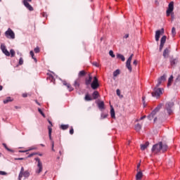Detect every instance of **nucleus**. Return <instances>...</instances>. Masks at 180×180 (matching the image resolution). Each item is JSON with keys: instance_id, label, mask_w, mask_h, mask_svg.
<instances>
[{"instance_id": "obj_19", "label": "nucleus", "mask_w": 180, "mask_h": 180, "mask_svg": "<svg viewBox=\"0 0 180 180\" xmlns=\"http://www.w3.org/2000/svg\"><path fill=\"white\" fill-rule=\"evenodd\" d=\"M178 63V59L177 58H171L170 59V64L172 66L175 65Z\"/></svg>"}, {"instance_id": "obj_55", "label": "nucleus", "mask_w": 180, "mask_h": 180, "mask_svg": "<svg viewBox=\"0 0 180 180\" xmlns=\"http://www.w3.org/2000/svg\"><path fill=\"white\" fill-rule=\"evenodd\" d=\"M35 153H31L28 155V158H30L31 157H33V155H34Z\"/></svg>"}, {"instance_id": "obj_32", "label": "nucleus", "mask_w": 180, "mask_h": 180, "mask_svg": "<svg viewBox=\"0 0 180 180\" xmlns=\"http://www.w3.org/2000/svg\"><path fill=\"white\" fill-rule=\"evenodd\" d=\"M30 54L33 60H34L35 63H37V59L34 58V53L33 51H30Z\"/></svg>"}, {"instance_id": "obj_1", "label": "nucleus", "mask_w": 180, "mask_h": 180, "mask_svg": "<svg viewBox=\"0 0 180 180\" xmlns=\"http://www.w3.org/2000/svg\"><path fill=\"white\" fill-rule=\"evenodd\" d=\"M168 150V146L162 142H159L153 145L151 151L153 154H159V153H165Z\"/></svg>"}, {"instance_id": "obj_6", "label": "nucleus", "mask_w": 180, "mask_h": 180, "mask_svg": "<svg viewBox=\"0 0 180 180\" xmlns=\"http://www.w3.org/2000/svg\"><path fill=\"white\" fill-rule=\"evenodd\" d=\"M5 36L7 39H11L13 40L15 39V32L12 29L8 28L6 32H5Z\"/></svg>"}, {"instance_id": "obj_33", "label": "nucleus", "mask_w": 180, "mask_h": 180, "mask_svg": "<svg viewBox=\"0 0 180 180\" xmlns=\"http://www.w3.org/2000/svg\"><path fill=\"white\" fill-rule=\"evenodd\" d=\"M48 130H49V139L53 140V139L51 138V131L53 129H51V127H48Z\"/></svg>"}, {"instance_id": "obj_31", "label": "nucleus", "mask_w": 180, "mask_h": 180, "mask_svg": "<svg viewBox=\"0 0 180 180\" xmlns=\"http://www.w3.org/2000/svg\"><path fill=\"white\" fill-rule=\"evenodd\" d=\"M135 130L136 131H140V130H141V124H137L135 125Z\"/></svg>"}, {"instance_id": "obj_26", "label": "nucleus", "mask_w": 180, "mask_h": 180, "mask_svg": "<svg viewBox=\"0 0 180 180\" xmlns=\"http://www.w3.org/2000/svg\"><path fill=\"white\" fill-rule=\"evenodd\" d=\"M117 58H120V60H122V61H125V60H126L124 56L120 53L117 54Z\"/></svg>"}, {"instance_id": "obj_46", "label": "nucleus", "mask_w": 180, "mask_h": 180, "mask_svg": "<svg viewBox=\"0 0 180 180\" xmlns=\"http://www.w3.org/2000/svg\"><path fill=\"white\" fill-rule=\"evenodd\" d=\"M32 150H37V148L34 146H32L31 148H30L28 150H27V151H32Z\"/></svg>"}, {"instance_id": "obj_63", "label": "nucleus", "mask_w": 180, "mask_h": 180, "mask_svg": "<svg viewBox=\"0 0 180 180\" xmlns=\"http://www.w3.org/2000/svg\"><path fill=\"white\" fill-rule=\"evenodd\" d=\"M3 88L4 87L1 85H0V91H2Z\"/></svg>"}, {"instance_id": "obj_29", "label": "nucleus", "mask_w": 180, "mask_h": 180, "mask_svg": "<svg viewBox=\"0 0 180 180\" xmlns=\"http://www.w3.org/2000/svg\"><path fill=\"white\" fill-rule=\"evenodd\" d=\"M110 116L112 119H115V117H116L115 114V109H113V108H111L110 110Z\"/></svg>"}, {"instance_id": "obj_30", "label": "nucleus", "mask_w": 180, "mask_h": 180, "mask_svg": "<svg viewBox=\"0 0 180 180\" xmlns=\"http://www.w3.org/2000/svg\"><path fill=\"white\" fill-rule=\"evenodd\" d=\"M30 175V173L29 172V171H25L22 173V176H24V178H29Z\"/></svg>"}, {"instance_id": "obj_61", "label": "nucleus", "mask_w": 180, "mask_h": 180, "mask_svg": "<svg viewBox=\"0 0 180 180\" xmlns=\"http://www.w3.org/2000/svg\"><path fill=\"white\" fill-rule=\"evenodd\" d=\"M20 153H27V150H20Z\"/></svg>"}, {"instance_id": "obj_27", "label": "nucleus", "mask_w": 180, "mask_h": 180, "mask_svg": "<svg viewBox=\"0 0 180 180\" xmlns=\"http://www.w3.org/2000/svg\"><path fill=\"white\" fill-rule=\"evenodd\" d=\"M12 101H13V99H12V98L7 97L5 100H4V103H5V104L9 103V102H12Z\"/></svg>"}, {"instance_id": "obj_12", "label": "nucleus", "mask_w": 180, "mask_h": 180, "mask_svg": "<svg viewBox=\"0 0 180 180\" xmlns=\"http://www.w3.org/2000/svg\"><path fill=\"white\" fill-rule=\"evenodd\" d=\"M165 41H167V36H163L160 39V45L159 50L162 51V49L164 48V44H165Z\"/></svg>"}, {"instance_id": "obj_41", "label": "nucleus", "mask_w": 180, "mask_h": 180, "mask_svg": "<svg viewBox=\"0 0 180 180\" xmlns=\"http://www.w3.org/2000/svg\"><path fill=\"white\" fill-rule=\"evenodd\" d=\"M109 54L112 58H115V54L113 53V51H110Z\"/></svg>"}, {"instance_id": "obj_21", "label": "nucleus", "mask_w": 180, "mask_h": 180, "mask_svg": "<svg viewBox=\"0 0 180 180\" xmlns=\"http://www.w3.org/2000/svg\"><path fill=\"white\" fill-rule=\"evenodd\" d=\"M172 81H174V76L171 75L168 79L167 86H171L172 84Z\"/></svg>"}, {"instance_id": "obj_11", "label": "nucleus", "mask_w": 180, "mask_h": 180, "mask_svg": "<svg viewBox=\"0 0 180 180\" xmlns=\"http://www.w3.org/2000/svg\"><path fill=\"white\" fill-rule=\"evenodd\" d=\"M164 33V28H162L160 30H157L155 32V40L156 41H158L160 40V37L161 36V34H163Z\"/></svg>"}, {"instance_id": "obj_60", "label": "nucleus", "mask_w": 180, "mask_h": 180, "mask_svg": "<svg viewBox=\"0 0 180 180\" xmlns=\"http://www.w3.org/2000/svg\"><path fill=\"white\" fill-rule=\"evenodd\" d=\"M49 124H51V126H49V127L51 128V127L53 126V124L51 123V121H49Z\"/></svg>"}, {"instance_id": "obj_34", "label": "nucleus", "mask_w": 180, "mask_h": 180, "mask_svg": "<svg viewBox=\"0 0 180 180\" xmlns=\"http://www.w3.org/2000/svg\"><path fill=\"white\" fill-rule=\"evenodd\" d=\"M68 127H70V126L68 124H62L60 126V129H62V130H67V129H68Z\"/></svg>"}, {"instance_id": "obj_49", "label": "nucleus", "mask_w": 180, "mask_h": 180, "mask_svg": "<svg viewBox=\"0 0 180 180\" xmlns=\"http://www.w3.org/2000/svg\"><path fill=\"white\" fill-rule=\"evenodd\" d=\"M51 143H52V151H56L54 150V141H52Z\"/></svg>"}, {"instance_id": "obj_25", "label": "nucleus", "mask_w": 180, "mask_h": 180, "mask_svg": "<svg viewBox=\"0 0 180 180\" xmlns=\"http://www.w3.org/2000/svg\"><path fill=\"white\" fill-rule=\"evenodd\" d=\"M84 100L86 102H89V101H92V97H91V96H89V94H86L85 97H84Z\"/></svg>"}, {"instance_id": "obj_48", "label": "nucleus", "mask_w": 180, "mask_h": 180, "mask_svg": "<svg viewBox=\"0 0 180 180\" xmlns=\"http://www.w3.org/2000/svg\"><path fill=\"white\" fill-rule=\"evenodd\" d=\"M107 116H108V115H106L102 113V114H101V119H106Z\"/></svg>"}, {"instance_id": "obj_59", "label": "nucleus", "mask_w": 180, "mask_h": 180, "mask_svg": "<svg viewBox=\"0 0 180 180\" xmlns=\"http://www.w3.org/2000/svg\"><path fill=\"white\" fill-rule=\"evenodd\" d=\"M143 119H146V115H143V117H141L140 118V120H143Z\"/></svg>"}, {"instance_id": "obj_18", "label": "nucleus", "mask_w": 180, "mask_h": 180, "mask_svg": "<svg viewBox=\"0 0 180 180\" xmlns=\"http://www.w3.org/2000/svg\"><path fill=\"white\" fill-rule=\"evenodd\" d=\"M141 178H143V172H138L136 176V180H141Z\"/></svg>"}, {"instance_id": "obj_24", "label": "nucleus", "mask_w": 180, "mask_h": 180, "mask_svg": "<svg viewBox=\"0 0 180 180\" xmlns=\"http://www.w3.org/2000/svg\"><path fill=\"white\" fill-rule=\"evenodd\" d=\"M92 96L94 98V99H98V98L99 97V92L98 91H94L92 94Z\"/></svg>"}, {"instance_id": "obj_28", "label": "nucleus", "mask_w": 180, "mask_h": 180, "mask_svg": "<svg viewBox=\"0 0 180 180\" xmlns=\"http://www.w3.org/2000/svg\"><path fill=\"white\" fill-rule=\"evenodd\" d=\"M74 86L76 88V89L79 88V79H77L75 81Z\"/></svg>"}, {"instance_id": "obj_45", "label": "nucleus", "mask_w": 180, "mask_h": 180, "mask_svg": "<svg viewBox=\"0 0 180 180\" xmlns=\"http://www.w3.org/2000/svg\"><path fill=\"white\" fill-rule=\"evenodd\" d=\"M142 101H143V106H146V96L142 97Z\"/></svg>"}, {"instance_id": "obj_14", "label": "nucleus", "mask_w": 180, "mask_h": 180, "mask_svg": "<svg viewBox=\"0 0 180 180\" xmlns=\"http://www.w3.org/2000/svg\"><path fill=\"white\" fill-rule=\"evenodd\" d=\"M23 4L27 9L29 11H33V7L29 4V2H27L26 0H23Z\"/></svg>"}, {"instance_id": "obj_16", "label": "nucleus", "mask_w": 180, "mask_h": 180, "mask_svg": "<svg viewBox=\"0 0 180 180\" xmlns=\"http://www.w3.org/2000/svg\"><path fill=\"white\" fill-rule=\"evenodd\" d=\"M92 82V76L90 75H89V78L86 79L85 84L86 85H91V83Z\"/></svg>"}, {"instance_id": "obj_7", "label": "nucleus", "mask_w": 180, "mask_h": 180, "mask_svg": "<svg viewBox=\"0 0 180 180\" xmlns=\"http://www.w3.org/2000/svg\"><path fill=\"white\" fill-rule=\"evenodd\" d=\"M172 108H174V102H167L165 105V110L168 115H172Z\"/></svg>"}, {"instance_id": "obj_22", "label": "nucleus", "mask_w": 180, "mask_h": 180, "mask_svg": "<svg viewBox=\"0 0 180 180\" xmlns=\"http://www.w3.org/2000/svg\"><path fill=\"white\" fill-rule=\"evenodd\" d=\"M63 85L67 86V88L70 91V92H71V91H74V88H72V86H71V84L65 83V82H63Z\"/></svg>"}, {"instance_id": "obj_58", "label": "nucleus", "mask_w": 180, "mask_h": 180, "mask_svg": "<svg viewBox=\"0 0 180 180\" xmlns=\"http://www.w3.org/2000/svg\"><path fill=\"white\" fill-rule=\"evenodd\" d=\"M133 64L134 65H137V60H134Z\"/></svg>"}, {"instance_id": "obj_57", "label": "nucleus", "mask_w": 180, "mask_h": 180, "mask_svg": "<svg viewBox=\"0 0 180 180\" xmlns=\"http://www.w3.org/2000/svg\"><path fill=\"white\" fill-rule=\"evenodd\" d=\"M129 37V34H126L124 36V39H128Z\"/></svg>"}, {"instance_id": "obj_36", "label": "nucleus", "mask_w": 180, "mask_h": 180, "mask_svg": "<svg viewBox=\"0 0 180 180\" xmlns=\"http://www.w3.org/2000/svg\"><path fill=\"white\" fill-rule=\"evenodd\" d=\"M38 112L40 113V115H41V116H43V117H46V115H44V112H43L41 109L38 108Z\"/></svg>"}, {"instance_id": "obj_54", "label": "nucleus", "mask_w": 180, "mask_h": 180, "mask_svg": "<svg viewBox=\"0 0 180 180\" xmlns=\"http://www.w3.org/2000/svg\"><path fill=\"white\" fill-rule=\"evenodd\" d=\"M70 134H74V129L72 128L70 130Z\"/></svg>"}, {"instance_id": "obj_8", "label": "nucleus", "mask_w": 180, "mask_h": 180, "mask_svg": "<svg viewBox=\"0 0 180 180\" xmlns=\"http://www.w3.org/2000/svg\"><path fill=\"white\" fill-rule=\"evenodd\" d=\"M134 55L131 54L129 58L127 59V62H126V67L129 70V72H131L132 71V68H131V60H133V56Z\"/></svg>"}, {"instance_id": "obj_62", "label": "nucleus", "mask_w": 180, "mask_h": 180, "mask_svg": "<svg viewBox=\"0 0 180 180\" xmlns=\"http://www.w3.org/2000/svg\"><path fill=\"white\" fill-rule=\"evenodd\" d=\"M36 103L40 106V103L37 102V100L35 101Z\"/></svg>"}, {"instance_id": "obj_51", "label": "nucleus", "mask_w": 180, "mask_h": 180, "mask_svg": "<svg viewBox=\"0 0 180 180\" xmlns=\"http://www.w3.org/2000/svg\"><path fill=\"white\" fill-rule=\"evenodd\" d=\"M6 172L0 171V175H6Z\"/></svg>"}, {"instance_id": "obj_53", "label": "nucleus", "mask_w": 180, "mask_h": 180, "mask_svg": "<svg viewBox=\"0 0 180 180\" xmlns=\"http://www.w3.org/2000/svg\"><path fill=\"white\" fill-rule=\"evenodd\" d=\"M43 18H47V13H42Z\"/></svg>"}, {"instance_id": "obj_56", "label": "nucleus", "mask_w": 180, "mask_h": 180, "mask_svg": "<svg viewBox=\"0 0 180 180\" xmlns=\"http://www.w3.org/2000/svg\"><path fill=\"white\" fill-rule=\"evenodd\" d=\"M22 98H27V94H22Z\"/></svg>"}, {"instance_id": "obj_50", "label": "nucleus", "mask_w": 180, "mask_h": 180, "mask_svg": "<svg viewBox=\"0 0 180 180\" xmlns=\"http://www.w3.org/2000/svg\"><path fill=\"white\" fill-rule=\"evenodd\" d=\"M117 96H120V90L118 89L116 91Z\"/></svg>"}, {"instance_id": "obj_37", "label": "nucleus", "mask_w": 180, "mask_h": 180, "mask_svg": "<svg viewBox=\"0 0 180 180\" xmlns=\"http://www.w3.org/2000/svg\"><path fill=\"white\" fill-rule=\"evenodd\" d=\"M48 79H50L51 82H53L54 81H56V79H54V77H53V75H50L48 78Z\"/></svg>"}, {"instance_id": "obj_64", "label": "nucleus", "mask_w": 180, "mask_h": 180, "mask_svg": "<svg viewBox=\"0 0 180 180\" xmlns=\"http://www.w3.org/2000/svg\"><path fill=\"white\" fill-rule=\"evenodd\" d=\"M139 168H140V163L137 165V169H139Z\"/></svg>"}, {"instance_id": "obj_15", "label": "nucleus", "mask_w": 180, "mask_h": 180, "mask_svg": "<svg viewBox=\"0 0 180 180\" xmlns=\"http://www.w3.org/2000/svg\"><path fill=\"white\" fill-rule=\"evenodd\" d=\"M169 52H170L169 49L166 48V49H165V51H163V57H164L165 58H168V57H169Z\"/></svg>"}, {"instance_id": "obj_3", "label": "nucleus", "mask_w": 180, "mask_h": 180, "mask_svg": "<svg viewBox=\"0 0 180 180\" xmlns=\"http://www.w3.org/2000/svg\"><path fill=\"white\" fill-rule=\"evenodd\" d=\"M162 108V104H159L153 111H152V112L148 116V119L149 120H153V119H154V117L155 116V115H157L158 112H160V109H161Z\"/></svg>"}, {"instance_id": "obj_5", "label": "nucleus", "mask_w": 180, "mask_h": 180, "mask_svg": "<svg viewBox=\"0 0 180 180\" xmlns=\"http://www.w3.org/2000/svg\"><path fill=\"white\" fill-rule=\"evenodd\" d=\"M162 91H164L163 89L155 88L154 91L152 93V96H153V98H160V96L162 95Z\"/></svg>"}, {"instance_id": "obj_4", "label": "nucleus", "mask_w": 180, "mask_h": 180, "mask_svg": "<svg viewBox=\"0 0 180 180\" xmlns=\"http://www.w3.org/2000/svg\"><path fill=\"white\" fill-rule=\"evenodd\" d=\"M35 161L37 162V169H36V174H40L41 171H43V163L40 160V158H36Z\"/></svg>"}, {"instance_id": "obj_40", "label": "nucleus", "mask_w": 180, "mask_h": 180, "mask_svg": "<svg viewBox=\"0 0 180 180\" xmlns=\"http://www.w3.org/2000/svg\"><path fill=\"white\" fill-rule=\"evenodd\" d=\"M85 75V71L82 70L79 72V77H84Z\"/></svg>"}, {"instance_id": "obj_9", "label": "nucleus", "mask_w": 180, "mask_h": 180, "mask_svg": "<svg viewBox=\"0 0 180 180\" xmlns=\"http://www.w3.org/2000/svg\"><path fill=\"white\" fill-rule=\"evenodd\" d=\"M91 86L92 89H98V88L99 87V83L98 82V78H96V77H94V80L91 84Z\"/></svg>"}, {"instance_id": "obj_2", "label": "nucleus", "mask_w": 180, "mask_h": 180, "mask_svg": "<svg viewBox=\"0 0 180 180\" xmlns=\"http://www.w3.org/2000/svg\"><path fill=\"white\" fill-rule=\"evenodd\" d=\"M171 15V18L172 20L174 19V1H171L169 5L167 10L166 11V16H169Z\"/></svg>"}, {"instance_id": "obj_47", "label": "nucleus", "mask_w": 180, "mask_h": 180, "mask_svg": "<svg viewBox=\"0 0 180 180\" xmlns=\"http://www.w3.org/2000/svg\"><path fill=\"white\" fill-rule=\"evenodd\" d=\"M179 81H180V75H178L175 79V82H179Z\"/></svg>"}, {"instance_id": "obj_43", "label": "nucleus", "mask_w": 180, "mask_h": 180, "mask_svg": "<svg viewBox=\"0 0 180 180\" xmlns=\"http://www.w3.org/2000/svg\"><path fill=\"white\" fill-rule=\"evenodd\" d=\"M23 64V58H20L19 60V65H22Z\"/></svg>"}, {"instance_id": "obj_17", "label": "nucleus", "mask_w": 180, "mask_h": 180, "mask_svg": "<svg viewBox=\"0 0 180 180\" xmlns=\"http://www.w3.org/2000/svg\"><path fill=\"white\" fill-rule=\"evenodd\" d=\"M25 168L21 167L19 176H18V180H22V178H23V173L25 172Z\"/></svg>"}, {"instance_id": "obj_13", "label": "nucleus", "mask_w": 180, "mask_h": 180, "mask_svg": "<svg viewBox=\"0 0 180 180\" xmlns=\"http://www.w3.org/2000/svg\"><path fill=\"white\" fill-rule=\"evenodd\" d=\"M167 79V75H164L163 76H161L158 79V84H156L157 88L164 82Z\"/></svg>"}, {"instance_id": "obj_10", "label": "nucleus", "mask_w": 180, "mask_h": 180, "mask_svg": "<svg viewBox=\"0 0 180 180\" xmlns=\"http://www.w3.org/2000/svg\"><path fill=\"white\" fill-rule=\"evenodd\" d=\"M1 50L6 57H9L11 56V53H9V51L6 49V46H5L4 44H1Z\"/></svg>"}, {"instance_id": "obj_38", "label": "nucleus", "mask_w": 180, "mask_h": 180, "mask_svg": "<svg viewBox=\"0 0 180 180\" xmlns=\"http://www.w3.org/2000/svg\"><path fill=\"white\" fill-rule=\"evenodd\" d=\"M172 34L173 36H175V34H176V30L175 27H174L172 29Z\"/></svg>"}, {"instance_id": "obj_39", "label": "nucleus", "mask_w": 180, "mask_h": 180, "mask_svg": "<svg viewBox=\"0 0 180 180\" xmlns=\"http://www.w3.org/2000/svg\"><path fill=\"white\" fill-rule=\"evenodd\" d=\"M10 54H11V57H15V50L11 49Z\"/></svg>"}, {"instance_id": "obj_52", "label": "nucleus", "mask_w": 180, "mask_h": 180, "mask_svg": "<svg viewBox=\"0 0 180 180\" xmlns=\"http://www.w3.org/2000/svg\"><path fill=\"white\" fill-rule=\"evenodd\" d=\"M93 65H95V67H99V64L96 62L93 63Z\"/></svg>"}, {"instance_id": "obj_23", "label": "nucleus", "mask_w": 180, "mask_h": 180, "mask_svg": "<svg viewBox=\"0 0 180 180\" xmlns=\"http://www.w3.org/2000/svg\"><path fill=\"white\" fill-rule=\"evenodd\" d=\"M98 108L102 110V109H105V103L103 101H101L98 103Z\"/></svg>"}, {"instance_id": "obj_20", "label": "nucleus", "mask_w": 180, "mask_h": 180, "mask_svg": "<svg viewBox=\"0 0 180 180\" xmlns=\"http://www.w3.org/2000/svg\"><path fill=\"white\" fill-rule=\"evenodd\" d=\"M148 146H150V143L148 142L145 143V144L141 145V150H146V148H147Z\"/></svg>"}, {"instance_id": "obj_42", "label": "nucleus", "mask_w": 180, "mask_h": 180, "mask_svg": "<svg viewBox=\"0 0 180 180\" xmlns=\"http://www.w3.org/2000/svg\"><path fill=\"white\" fill-rule=\"evenodd\" d=\"M34 53H40V49L39 47H37L34 49Z\"/></svg>"}, {"instance_id": "obj_44", "label": "nucleus", "mask_w": 180, "mask_h": 180, "mask_svg": "<svg viewBox=\"0 0 180 180\" xmlns=\"http://www.w3.org/2000/svg\"><path fill=\"white\" fill-rule=\"evenodd\" d=\"M4 147L7 149L8 151H12V150L9 149L8 147L6 145V143H3Z\"/></svg>"}, {"instance_id": "obj_35", "label": "nucleus", "mask_w": 180, "mask_h": 180, "mask_svg": "<svg viewBox=\"0 0 180 180\" xmlns=\"http://www.w3.org/2000/svg\"><path fill=\"white\" fill-rule=\"evenodd\" d=\"M120 74V70L119 69L116 70L113 72V77H117Z\"/></svg>"}]
</instances>
